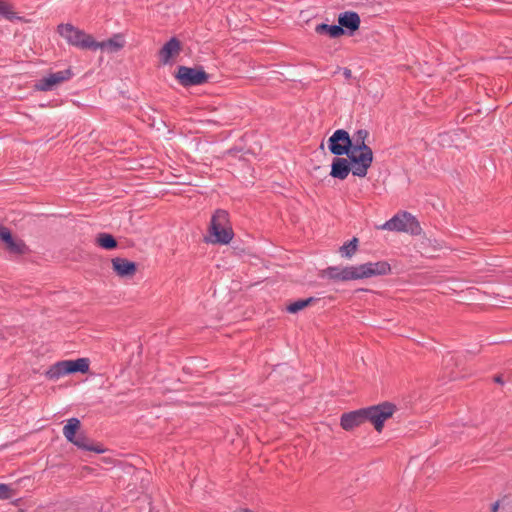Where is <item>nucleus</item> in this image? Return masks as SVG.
I'll return each instance as SVG.
<instances>
[{
	"mask_svg": "<svg viewBox=\"0 0 512 512\" xmlns=\"http://www.w3.org/2000/svg\"><path fill=\"white\" fill-rule=\"evenodd\" d=\"M395 411L396 406L394 404L383 402L378 405L344 413L341 416L340 425L344 430L349 431L369 421L373 424L376 431L381 432L384 422L391 418Z\"/></svg>",
	"mask_w": 512,
	"mask_h": 512,
	"instance_id": "nucleus-1",
	"label": "nucleus"
},
{
	"mask_svg": "<svg viewBox=\"0 0 512 512\" xmlns=\"http://www.w3.org/2000/svg\"><path fill=\"white\" fill-rule=\"evenodd\" d=\"M391 267L386 261L368 262L356 266L344 268L328 267L324 270V276L332 280L349 281L370 278L373 276L386 275Z\"/></svg>",
	"mask_w": 512,
	"mask_h": 512,
	"instance_id": "nucleus-2",
	"label": "nucleus"
},
{
	"mask_svg": "<svg viewBox=\"0 0 512 512\" xmlns=\"http://www.w3.org/2000/svg\"><path fill=\"white\" fill-rule=\"evenodd\" d=\"M208 231L209 236L205 237L207 243L225 245L233 239L234 233L226 210L217 209L215 211Z\"/></svg>",
	"mask_w": 512,
	"mask_h": 512,
	"instance_id": "nucleus-3",
	"label": "nucleus"
},
{
	"mask_svg": "<svg viewBox=\"0 0 512 512\" xmlns=\"http://www.w3.org/2000/svg\"><path fill=\"white\" fill-rule=\"evenodd\" d=\"M379 228L388 231L406 232L412 235H419L422 230L418 220L408 212L397 213Z\"/></svg>",
	"mask_w": 512,
	"mask_h": 512,
	"instance_id": "nucleus-4",
	"label": "nucleus"
},
{
	"mask_svg": "<svg viewBox=\"0 0 512 512\" xmlns=\"http://www.w3.org/2000/svg\"><path fill=\"white\" fill-rule=\"evenodd\" d=\"M58 33L70 44L80 49L93 50L94 38L73 26L72 24H60L57 28Z\"/></svg>",
	"mask_w": 512,
	"mask_h": 512,
	"instance_id": "nucleus-5",
	"label": "nucleus"
},
{
	"mask_svg": "<svg viewBox=\"0 0 512 512\" xmlns=\"http://www.w3.org/2000/svg\"><path fill=\"white\" fill-rule=\"evenodd\" d=\"M346 155L352 164V174L358 177H365L373 162L372 149H351Z\"/></svg>",
	"mask_w": 512,
	"mask_h": 512,
	"instance_id": "nucleus-6",
	"label": "nucleus"
},
{
	"mask_svg": "<svg viewBox=\"0 0 512 512\" xmlns=\"http://www.w3.org/2000/svg\"><path fill=\"white\" fill-rule=\"evenodd\" d=\"M176 78L183 86H195L207 82L209 75L202 68L179 66Z\"/></svg>",
	"mask_w": 512,
	"mask_h": 512,
	"instance_id": "nucleus-7",
	"label": "nucleus"
},
{
	"mask_svg": "<svg viewBox=\"0 0 512 512\" xmlns=\"http://www.w3.org/2000/svg\"><path fill=\"white\" fill-rule=\"evenodd\" d=\"M352 144L349 133L344 129L336 130L328 139V148L336 156L346 155L351 150Z\"/></svg>",
	"mask_w": 512,
	"mask_h": 512,
	"instance_id": "nucleus-8",
	"label": "nucleus"
},
{
	"mask_svg": "<svg viewBox=\"0 0 512 512\" xmlns=\"http://www.w3.org/2000/svg\"><path fill=\"white\" fill-rule=\"evenodd\" d=\"M72 77L70 69L51 73L48 76L42 78L36 84V88L40 91L52 90L55 86L69 80Z\"/></svg>",
	"mask_w": 512,
	"mask_h": 512,
	"instance_id": "nucleus-9",
	"label": "nucleus"
},
{
	"mask_svg": "<svg viewBox=\"0 0 512 512\" xmlns=\"http://www.w3.org/2000/svg\"><path fill=\"white\" fill-rule=\"evenodd\" d=\"M112 269L121 278H132L137 272L136 263L121 257L111 260Z\"/></svg>",
	"mask_w": 512,
	"mask_h": 512,
	"instance_id": "nucleus-10",
	"label": "nucleus"
},
{
	"mask_svg": "<svg viewBox=\"0 0 512 512\" xmlns=\"http://www.w3.org/2000/svg\"><path fill=\"white\" fill-rule=\"evenodd\" d=\"M181 51L180 41L173 37L159 51V58L163 64H167L170 60L177 56Z\"/></svg>",
	"mask_w": 512,
	"mask_h": 512,
	"instance_id": "nucleus-11",
	"label": "nucleus"
},
{
	"mask_svg": "<svg viewBox=\"0 0 512 512\" xmlns=\"http://www.w3.org/2000/svg\"><path fill=\"white\" fill-rule=\"evenodd\" d=\"M352 171L351 163L346 158L335 157L332 161L330 175L334 178L344 180Z\"/></svg>",
	"mask_w": 512,
	"mask_h": 512,
	"instance_id": "nucleus-12",
	"label": "nucleus"
},
{
	"mask_svg": "<svg viewBox=\"0 0 512 512\" xmlns=\"http://www.w3.org/2000/svg\"><path fill=\"white\" fill-rule=\"evenodd\" d=\"M124 44L125 41L123 36L116 34L112 38L102 42L94 41L93 50L102 49L114 53L121 50L124 47Z\"/></svg>",
	"mask_w": 512,
	"mask_h": 512,
	"instance_id": "nucleus-13",
	"label": "nucleus"
},
{
	"mask_svg": "<svg viewBox=\"0 0 512 512\" xmlns=\"http://www.w3.org/2000/svg\"><path fill=\"white\" fill-rule=\"evenodd\" d=\"M339 25L343 29H348L351 34L359 29L360 26V17L356 12L346 11L341 13L338 17Z\"/></svg>",
	"mask_w": 512,
	"mask_h": 512,
	"instance_id": "nucleus-14",
	"label": "nucleus"
},
{
	"mask_svg": "<svg viewBox=\"0 0 512 512\" xmlns=\"http://www.w3.org/2000/svg\"><path fill=\"white\" fill-rule=\"evenodd\" d=\"M315 32L320 35H328L330 38H339L344 35L345 31L341 26L318 24L315 27Z\"/></svg>",
	"mask_w": 512,
	"mask_h": 512,
	"instance_id": "nucleus-15",
	"label": "nucleus"
},
{
	"mask_svg": "<svg viewBox=\"0 0 512 512\" xmlns=\"http://www.w3.org/2000/svg\"><path fill=\"white\" fill-rule=\"evenodd\" d=\"M69 374L67 360L59 361L52 365L47 371L46 376L50 380H57L60 377Z\"/></svg>",
	"mask_w": 512,
	"mask_h": 512,
	"instance_id": "nucleus-16",
	"label": "nucleus"
},
{
	"mask_svg": "<svg viewBox=\"0 0 512 512\" xmlns=\"http://www.w3.org/2000/svg\"><path fill=\"white\" fill-rule=\"evenodd\" d=\"M74 445H76L78 448L87 450V451H93L96 453H103L104 449L99 445H94L90 440L83 434L77 435V437L74 439V441H71Z\"/></svg>",
	"mask_w": 512,
	"mask_h": 512,
	"instance_id": "nucleus-17",
	"label": "nucleus"
},
{
	"mask_svg": "<svg viewBox=\"0 0 512 512\" xmlns=\"http://www.w3.org/2000/svg\"><path fill=\"white\" fill-rule=\"evenodd\" d=\"M368 136H369V132L366 129L357 130L351 137V140L353 141L351 149L352 150L371 149L365 143Z\"/></svg>",
	"mask_w": 512,
	"mask_h": 512,
	"instance_id": "nucleus-18",
	"label": "nucleus"
},
{
	"mask_svg": "<svg viewBox=\"0 0 512 512\" xmlns=\"http://www.w3.org/2000/svg\"><path fill=\"white\" fill-rule=\"evenodd\" d=\"M80 421L77 418H70L67 424L63 427V435L71 442L77 437L76 432L80 428Z\"/></svg>",
	"mask_w": 512,
	"mask_h": 512,
	"instance_id": "nucleus-19",
	"label": "nucleus"
},
{
	"mask_svg": "<svg viewBox=\"0 0 512 512\" xmlns=\"http://www.w3.org/2000/svg\"><path fill=\"white\" fill-rule=\"evenodd\" d=\"M70 373L81 372L86 373L89 370V360L87 358H79L76 360H67Z\"/></svg>",
	"mask_w": 512,
	"mask_h": 512,
	"instance_id": "nucleus-20",
	"label": "nucleus"
},
{
	"mask_svg": "<svg viewBox=\"0 0 512 512\" xmlns=\"http://www.w3.org/2000/svg\"><path fill=\"white\" fill-rule=\"evenodd\" d=\"M95 241L98 246L106 250H112L117 247L116 239L108 233H99Z\"/></svg>",
	"mask_w": 512,
	"mask_h": 512,
	"instance_id": "nucleus-21",
	"label": "nucleus"
},
{
	"mask_svg": "<svg viewBox=\"0 0 512 512\" xmlns=\"http://www.w3.org/2000/svg\"><path fill=\"white\" fill-rule=\"evenodd\" d=\"M5 244L7 250L16 255L25 254L27 251L25 243L22 240H15L13 237H11L10 240H7Z\"/></svg>",
	"mask_w": 512,
	"mask_h": 512,
	"instance_id": "nucleus-22",
	"label": "nucleus"
},
{
	"mask_svg": "<svg viewBox=\"0 0 512 512\" xmlns=\"http://www.w3.org/2000/svg\"><path fill=\"white\" fill-rule=\"evenodd\" d=\"M315 301H316V299L314 297H309L307 299H299V300L291 303L290 305H288L287 311L289 313H293V314L297 313V312L301 311L302 309L308 307Z\"/></svg>",
	"mask_w": 512,
	"mask_h": 512,
	"instance_id": "nucleus-23",
	"label": "nucleus"
},
{
	"mask_svg": "<svg viewBox=\"0 0 512 512\" xmlns=\"http://www.w3.org/2000/svg\"><path fill=\"white\" fill-rule=\"evenodd\" d=\"M357 247H358V239L356 237H354L352 240H350L349 242L342 245L340 247L339 251L342 256L351 258L357 251Z\"/></svg>",
	"mask_w": 512,
	"mask_h": 512,
	"instance_id": "nucleus-24",
	"label": "nucleus"
},
{
	"mask_svg": "<svg viewBox=\"0 0 512 512\" xmlns=\"http://www.w3.org/2000/svg\"><path fill=\"white\" fill-rule=\"evenodd\" d=\"M15 490L11 485L0 484V499H10L15 496Z\"/></svg>",
	"mask_w": 512,
	"mask_h": 512,
	"instance_id": "nucleus-25",
	"label": "nucleus"
},
{
	"mask_svg": "<svg viewBox=\"0 0 512 512\" xmlns=\"http://www.w3.org/2000/svg\"><path fill=\"white\" fill-rule=\"evenodd\" d=\"M13 15L12 7L5 1L0 0V16L11 19Z\"/></svg>",
	"mask_w": 512,
	"mask_h": 512,
	"instance_id": "nucleus-26",
	"label": "nucleus"
},
{
	"mask_svg": "<svg viewBox=\"0 0 512 512\" xmlns=\"http://www.w3.org/2000/svg\"><path fill=\"white\" fill-rule=\"evenodd\" d=\"M11 237L12 235L10 230L5 226L0 225V239L5 243L7 240H10Z\"/></svg>",
	"mask_w": 512,
	"mask_h": 512,
	"instance_id": "nucleus-27",
	"label": "nucleus"
},
{
	"mask_svg": "<svg viewBox=\"0 0 512 512\" xmlns=\"http://www.w3.org/2000/svg\"><path fill=\"white\" fill-rule=\"evenodd\" d=\"M498 508H499V502H495V503L492 505V512H497V511H498Z\"/></svg>",
	"mask_w": 512,
	"mask_h": 512,
	"instance_id": "nucleus-28",
	"label": "nucleus"
},
{
	"mask_svg": "<svg viewBox=\"0 0 512 512\" xmlns=\"http://www.w3.org/2000/svg\"><path fill=\"white\" fill-rule=\"evenodd\" d=\"M344 76H345L346 78H350V77H351V70H349V69H345V70H344Z\"/></svg>",
	"mask_w": 512,
	"mask_h": 512,
	"instance_id": "nucleus-29",
	"label": "nucleus"
},
{
	"mask_svg": "<svg viewBox=\"0 0 512 512\" xmlns=\"http://www.w3.org/2000/svg\"><path fill=\"white\" fill-rule=\"evenodd\" d=\"M494 381H495V382H497V383H500V384H502V383H503V380H502V377H501V376H496V377L494 378Z\"/></svg>",
	"mask_w": 512,
	"mask_h": 512,
	"instance_id": "nucleus-30",
	"label": "nucleus"
}]
</instances>
